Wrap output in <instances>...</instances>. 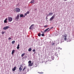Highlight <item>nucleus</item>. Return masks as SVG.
Wrapping results in <instances>:
<instances>
[{
    "instance_id": "19",
    "label": "nucleus",
    "mask_w": 74,
    "mask_h": 74,
    "mask_svg": "<svg viewBox=\"0 0 74 74\" xmlns=\"http://www.w3.org/2000/svg\"><path fill=\"white\" fill-rule=\"evenodd\" d=\"M32 51V48H29L28 49V51H29V52H30V51Z\"/></svg>"
},
{
    "instance_id": "36",
    "label": "nucleus",
    "mask_w": 74,
    "mask_h": 74,
    "mask_svg": "<svg viewBox=\"0 0 74 74\" xmlns=\"http://www.w3.org/2000/svg\"><path fill=\"white\" fill-rule=\"evenodd\" d=\"M41 32V33H44V32Z\"/></svg>"
},
{
    "instance_id": "3",
    "label": "nucleus",
    "mask_w": 74,
    "mask_h": 74,
    "mask_svg": "<svg viewBox=\"0 0 74 74\" xmlns=\"http://www.w3.org/2000/svg\"><path fill=\"white\" fill-rule=\"evenodd\" d=\"M55 14L53 15L50 18V21H52L55 18Z\"/></svg>"
},
{
    "instance_id": "34",
    "label": "nucleus",
    "mask_w": 74,
    "mask_h": 74,
    "mask_svg": "<svg viewBox=\"0 0 74 74\" xmlns=\"http://www.w3.org/2000/svg\"><path fill=\"white\" fill-rule=\"evenodd\" d=\"M43 72H42V73H40V74H43Z\"/></svg>"
},
{
    "instance_id": "17",
    "label": "nucleus",
    "mask_w": 74,
    "mask_h": 74,
    "mask_svg": "<svg viewBox=\"0 0 74 74\" xmlns=\"http://www.w3.org/2000/svg\"><path fill=\"white\" fill-rule=\"evenodd\" d=\"M15 42V40H13L12 41V44H14Z\"/></svg>"
},
{
    "instance_id": "22",
    "label": "nucleus",
    "mask_w": 74,
    "mask_h": 74,
    "mask_svg": "<svg viewBox=\"0 0 74 74\" xmlns=\"http://www.w3.org/2000/svg\"><path fill=\"white\" fill-rule=\"evenodd\" d=\"M26 69V67H25L24 69H23V71H24V70H25V69Z\"/></svg>"
},
{
    "instance_id": "29",
    "label": "nucleus",
    "mask_w": 74,
    "mask_h": 74,
    "mask_svg": "<svg viewBox=\"0 0 74 74\" xmlns=\"http://www.w3.org/2000/svg\"><path fill=\"white\" fill-rule=\"evenodd\" d=\"M54 45H55V43H52V45L53 46Z\"/></svg>"
},
{
    "instance_id": "38",
    "label": "nucleus",
    "mask_w": 74,
    "mask_h": 74,
    "mask_svg": "<svg viewBox=\"0 0 74 74\" xmlns=\"http://www.w3.org/2000/svg\"><path fill=\"white\" fill-rule=\"evenodd\" d=\"M25 16H24V17H25Z\"/></svg>"
},
{
    "instance_id": "32",
    "label": "nucleus",
    "mask_w": 74,
    "mask_h": 74,
    "mask_svg": "<svg viewBox=\"0 0 74 74\" xmlns=\"http://www.w3.org/2000/svg\"><path fill=\"white\" fill-rule=\"evenodd\" d=\"M27 14L26 13L25 14V15L26 16V15H27Z\"/></svg>"
},
{
    "instance_id": "13",
    "label": "nucleus",
    "mask_w": 74,
    "mask_h": 74,
    "mask_svg": "<svg viewBox=\"0 0 74 74\" xmlns=\"http://www.w3.org/2000/svg\"><path fill=\"white\" fill-rule=\"evenodd\" d=\"M49 28H48L47 29H46L44 31V32L43 33H45V32H48L47 31V30H49Z\"/></svg>"
},
{
    "instance_id": "35",
    "label": "nucleus",
    "mask_w": 74,
    "mask_h": 74,
    "mask_svg": "<svg viewBox=\"0 0 74 74\" xmlns=\"http://www.w3.org/2000/svg\"><path fill=\"white\" fill-rule=\"evenodd\" d=\"M53 27H51V29H53Z\"/></svg>"
},
{
    "instance_id": "18",
    "label": "nucleus",
    "mask_w": 74,
    "mask_h": 74,
    "mask_svg": "<svg viewBox=\"0 0 74 74\" xmlns=\"http://www.w3.org/2000/svg\"><path fill=\"white\" fill-rule=\"evenodd\" d=\"M20 16L21 18H23V14H21L20 15Z\"/></svg>"
},
{
    "instance_id": "26",
    "label": "nucleus",
    "mask_w": 74,
    "mask_h": 74,
    "mask_svg": "<svg viewBox=\"0 0 74 74\" xmlns=\"http://www.w3.org/2000/svg\"><path fill=\"white\" fill-rule=\"evenodd\" d=\"M27 14H29V12L27 11L26 13Z\"/></svg>"
},
{
    "instance_id": "1",
    "label": "nucleus",
    "mask_w": 74,
    "mask_h": 74,
    "mask_svg": "<svg viewBox=\"0 0 74 74\" xmlns=\"http://www.w3.org/2000/svg\"><path fill=\"white\" fill-rule=\"evenodd\" d=\"M67 35L66 34H65L64 35H62V37L63 38L61 40V41L62 42H63V41H64H64H66L67 40Z\"/></svg>"
},
{
    "instance_id": "7",
    "label": "nucleus",
    "mask_w": 74,
    "mask_h": 74,
    "mask_svg": "<svg viewBox=\"0 0 74 74\" xmlns=\"http://www.w3.org/2000/svg\"><path fill=\"white\" fill-rule=\"evenodd\" d=\"M19 19V14H17V16L16 17L15 19Z\"/></svg>"
},
{
    "instance_id": "12",
    "label": "nucleus",
    "mask_w": 74,
    "mask_h": 74,
    "mask_svg": "<svg viewBox=\"0 0 74 74\" xmlns=\"http://www.w3.org/2000/svg\"><path fill=\"white\" fill-rule=\"evenodd\" d=\"M8 18H6L5 19V20H4V23H7V21L8 20Z\"/></svg>"
},
{
    "instance_id": "20",
    "label": "nucleus",
    "mask_w": 74,
    "mask_h": 74,
    "mask_svg": "<svg viewBox=\"0 0 74 74\" xmlns=\"http://www.w3.org/2000/svg\"><path fill=\"white\" fill-rule=\"evenodd\" d=\"M25 55V53H23V54L21 55V56H22V57H23V56H24V55Z\"/></svg>"
},
{
    "instance_id": "5",
    "label": "nucleus",
    "mask_w": 74,
    "mask_h": 74,
    "mask_svg": "<svg viewBox=\"0 0 74 74\" xmlns=\"http://www.w3.org/2000/svg\"><path fill=\"white\" fill-rule=\"evenodd\" d=\"M34 24H32V25L31 26L29 27V29H33V27H34Z\"/></svg>"
},
{
    "instance_id": "23",
    "label": "nucleus",
    "mask_w": 74,
    "mask_h": 74,
    "mask_svg": "<svg viewBox=\"0 0 74 74\" xmlns=\"http://www.w3.org/2000/svg\"><path fill=\"white\" fill-rule=\"evenodd\" d=\"M41 36H44V34L43 33V34H42Z\"/></svg>"
},
{
    "instance_id": "28",
    "label": "nucleus",
    "mask_w": 74,
    "mask_h": 74,
    "mask_svg": "<svg viewBox=\"0 0 74 74\" xmlns=\"http://www.w3.org/2000/svg\"><path fill=\"white\" fill-rule=\"evenodd\" d=\"M11 38L10 37H9L8 39V40H11Z\"/></svg>"
},
{
    "instance_id": "10",
    "label": "nucleus",
    "mask_w": 74,
    "mask_h": 74,
    "mask_svg": "<svg viewBox=\"0 0 74 74\" xmlns=\"http://www.w3.org/2000/svg\"><path fill=\"white\" fill-rule=\"evenodd\" d=\"M20 67H22V66H20ZM21 67L19 68V71L20 72H21V71L22 70V69Z\"/></svg>"
},
{
    "instance_id": "4",
    "label": "nucleus",
    "mask_w": 74,
    "mask_h": 74,
    "mask_svg": "<svg viewBox=\"0 0 74 74\" xmlns=\"http://www.w3.org/2000/svg\"><path fill=\"white\" fill-rule=\"evenodd\" d=\"M8 21L10 22H11L12 21V18L11 17H8Z\"/></svg>"
},
{
    "instance_id": "30",
    "label": "nucleus",
    "mask_w": 74,
    "mask_h": 74,
    "mask_svg": "<svg viewBox=\"0 0 74 74\" xmlns=\"http://www.w3.org/2000/svg\"><path fill=\"white\" fill-rule=\"evenodd\" d=\"M48 63V61L46 62V63Z\"/></svg>"
},
{
    "instance_id": "31",
    "label": "nucleus",
    "mask_w": 74,
    "mask_h": 74,
    "mask_svg": "<svg viewBox=\"0 0 74 74\" xmlns=\"http://www.w3.org/2000/svg\"><path fill=\"white\" fill-rule=\"evenodd\" d=\"M47 26H48V25H45L44 26V27H47Z\"/></svg>"
},
{
    "instance_id": "14",
    "label": "nucleus",
    "mask_w": 74,
    "mask_h": 74,
    "mask_svg": "<svg viewBox=\"0 0 74 74\" xmlns=\"http://www.w3.org/2000/svg\"><path fill=\"white\" fill-rule=\"evenodd\" d=\"M14 52H15V50H13L12 52V54H13V53H14Z\"/></svg>"
},
{
    "instance_id": "2",
    "label": "nucleus",
    "mask_w": 74,
    "mask_h": 74,
    "mask_svg": "<svg viewBox=\"0 0 74 74\" xmlns=\"http://www.w3.org/2000/svg\"><path fill=\"white\" fill-rule=\"evenodd\" d=\"M21 11V10L19 8H16L14 10V12H19L20 11Z\"/></svg>"
},
{
    "instance_id": "37",
    "label": "nucleus",
    "mask_w": 74,
    "mask_h": 74,
    "mask_svg": "<svg viewBox=\"0 0 74 74\" xmlns=\"http://www.w3.org/2000/svg\"><path fill=\"white\" fill-rule=\"evenodd\" d=\"M64 0V1H66V0Z\"/></svg>"
},
{
    "instance_id": "24",
    "label": "nucleus",
    "mask_w": 74,
    "mask_h": 74,
    "mask_svg": "<svg viewBox=\"0 0 74 74\" xmlns=\"http://www.w3.org/2000/svg\"><path fill=\"white\" fill-rule=\"evenodd\" d=\"M5 33V32H2V34H4Z\"/></svg>"
},
{
    "instance_id": "25",
    "label": "nucleus",
    "mask_w": 74,
    "mask_h": 74,
    "mask_svg": "<svg viewBox=\"0 0 74 74\" xmlns=\"http://www.w3.org/2000/svg\"><path fill=\"white\" fill-rule=\"evenodd\" d=\"M28 63H32V61H29L28 62Z\"/></svg>"
},
{
    "instance_id": "6",
    "label": "nucleus",
    "mask_w": 74,
    "mask_h": 74,
    "mask_svg": "<svg viewBox=\"0 0 74 74\" xmlns=\"http://www.w3.org/2000/svg\"><path fill=\"white\" fill-rule=\"evenodd\" d=\"M9 28H10V27L7 26L4 27L3 28V30H6L8 29H9Z\"/></svg>"
},
{
    "instance_id": "9",
    "label": "nucleus",
    "mask_w": 74,
    "mask_h": 74,
    "mask_svg": "<svg viewBox=\"0 0 74 74\" xmlns=\"http://www.w3.org/2000/svg\"><path fill=\"white\" fill-rule=\"evenodd\" d=\"M16 69V67L15 66L12 69V71H15Z\"/></svg>"
},
{
    "instance_id": "16",
    "label": "nucleus",
    "mask_w": 74,
    "mask_h": 74,
    "mask_svg": "<svg viewBox=\"0 0 74 74\" xmlns=\"http://www.w3.org/2000/svg\"><path fill=\"white\" fill-rule=\"evenodd\" d=\"M19 46H20L19 44H18V46L17 47V48L18 49H19Z\"/></svg>"
},
{
    "instance_id": "15",
    "label": "nucleus",
    "mask_w": 74,
    "mask_h": 74,
    "mask_svg": "<svg viewBox=\"0 0 74 74\" xmlns=\"http://www.w3.org/2000/svg\"><path fill=\"white\" fill-rule=\"evenodd\" d=\"M32 4V3H34V0H32L30 2Z\"/></svg>"
},
{
    "instance_id": "27",
    "label": "nucleus",
    "mask_w": 74,
    "mask_h": 74,
    "mask_svg": "<svg viewBox=\"0 0 74 74\" xmlns=\"http://www.w3.org/2000/svg\"><path fill=\"white\" fill-rule=\"evenodd\" d=\"M32 51L33 52H35L36 51V50L34 49Z\"/></svg>"
},
{
    "instance_id": "8",
    "label": "nucleus",
    "mask_w": 74,
    "mask_h": 74,
    "mask_svg": "<svg viewBox=\"0 0 74 74\" xmlns=\"http://www.w3.org/2000/svg\"><path fill=\"white\" fill-rule=\"evenodd\" d=\"M53 15V13L50 12L48 15H47V16H52Z\"/></svg>"
},
{
    "instance_id": "11",
    "label": "nucleus",
    "mask_w": 74,
    "mask_h": 74,
    "mask_svg": "<svg viewBox=\"0 0 74 74\" xmlns=\"http://www.w3.org/2000/svg\"><path fill=\"white\" fill-rule=\"evenodd\" d=\"M29 66H33V63H29L28 64Z\"/></svg>"
},
{
    "instance_id": "21",
    "label": "nucleus",
    "mask_w": 74,
    "mask_h": 74,
    "mask_svg": "<svg viewBox=\"0 0 74 74\" xmlns=\"http://www.w3.org/2000/svg\"><path fill=\"white\" fill-rule=\"evenodd\" d=\"M38 36L39 37H40V36H41V34H40V33L38 34Z\"/></svg>"
},
{
    "instance_id": "33",
    "label": "nucleus",
    "mask_w": 74,
    "mask_h": 74,
    "mask_svg": "<svg viewBox=\"0 0 74 74\" xmlns=\"http://www.w3.org/2000/svg\"><path fill=\"white\" fill-rule=\"evenodd\" d=\"M51 30V29H49V30H47V32H49V30Z\"/></svg>"
}]
</instances>
